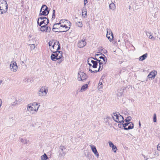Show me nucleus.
<instances>
[{"instance_id":"8","label":"nucleus","mask_w":160,"mask_h":160,"mask_svg":"<svg viewBox=\"0 0 160 160\" xmlns=\"http://www.w3.org/2000/svg\"><path fill=\"white\" fill-rule=\"evenodd\" d=\"M59 156L61 157L64 156L67 152L66 148L63 146H60L59 148Z\"/></svg>"},{"instance_id":"25","label":"nucleus","mask_w":160,"mask_h":160,"mask_svg":"<svg viewBox=\"0 0 160 160\" xmlns=\"http://www.w3.org/2000/svg\"><path fill=\"white\" fill-rule=\"evenodd\" d=\"M60 27H65V29H66V30H64L63 31H60V32H65L67 31H68L70 28V27H69L67 26V25L65 24L64 25H60Z\"/></svg>"},{"instance_id":"49","label":"nucleus","mask_w":160,"mask_h":160,"mask_svg":"<svg viewBox=\"0 0 160 160\" xmlns=\"http://www.w3.org/2000/svg\"><path fill=\"white\" fill-rule=\"evenodd\" d=\"M88 63L90 66H92V65L90 63V62H88Z\"/></svg>"},{"instance_id":"52","label":"nucleus","mask_w":160,"mask_h":160,"mask_svg":"<svg viewBox=\"0 0 160 160\" xmlns=\"http://www.w3.org/2000/svg\"><path fill=\"white\" fill-rule=\"evenodd\" d=\"M139 127L141 126V124L140 121H139Z\"/></svg>"},{"instance_id":"31","label":"nucleus","mask_w":160,"mask_h":160,"mask_svg":"<svg viewBox=\"0 0 160 160\" xmlns=\"http://www.w3.org/2000/svg\"><path fill=\"white\" fill-rule=\"evenodd\" d=\"M110 9L114 10L115 9V5L113 3H111L109 5Z\"/></svg>"},{"instance_id":"18","label":"nucleus","mask_w":160,"mask_h":160,"mask_svg":"<svg viewBox=\"0 0 160 160\" xmlns=\"http://www.w3.org/2000/svg\"><path fill=\"white\" fill-rule=\"evenodd\" d=\"M157 72L156 71H152L151 72L148 76L149 78H154L157 74Z\"/></svg>"},{"instance_id":"58","label":"nucleus","mask_w":160,"mask_h":160,"mask_svg":"<svg viewBox=\"0 0 160 160\" xmlns=\"http://www.w3.org/2000/svg\"><path fill=\"white\" fill-rule=\"evenodd\" d=\"M69 22V23H70V24H71V23H70V22Z\"/></svg>"},{"instance_id":"13","label":"nucleus","mask_w":160,"mask_h":160,"mask_svg":"<svg viewBox=\"0 0 160 160\" xmlns=\"http://www.w3.org/2000/svg\"><path fill=\"white\" fill-rule=\"evenodd\" d=\"M88 62H91L93 64L92 67L94 68H96L98 65V62L97 61H94L92 60V58L90 57L88 58Z\"/></svg>"},{"instance_id":"22","label":"nucleus","mask_w":160,"mask_h":160,"mask_svg":"<svg viewBox=\"0 0 160 160\" xmlns=\"http://www.w3.org/2000/svg\"><path fill=\"white\" fill-rule=\"evenodd\" d=\"M55 53H57V56L58 59H61L62 57V51H56Z\"/></svg>"},{"instance_id":"45","label":"nucleus","mask_w":160,"mask_h":160,"mask_svg":"<svg viewBox=\"0 0 160 160\" xmlns=\"http://www.w3.org/2000/svg\"><path fill=\"white\" fill-rule=\"evenodd\" d=\"M157 149L160 151V144H158L157 147Z\"/></svg>"},{"instance_id":"15","label":"nucleus","mask_w":160,"mask_h":160,"mask_svg":"<svg viewBox=\"0 0 160 160\" xmlns=\"http://www.w3.org/2000/svg\"><path fill=\"white\" fill-rule=\"evenodd\" d=\"M49 12V10H48V9H45L44 10L42 11V12H40L39 15L40 16H42V15L46 16L48 14Z\"/></svg>"},{"instance_id":"10","label":"nucleus","mask_w":160,"mask_h":160,"mask_svg":"<svg viewBox=\"0 0 160 160\" xmlns=\"http://www.w3.org/2000/svg\"><path fill=\"white\" fill-rule=\"evenodd\" d=\"M10 70L13 72H16L18 69V66L15 62L12 61L10 65Z\"/></svg>"},{"instance_id":"46","label":"nucleus","mask_w":160,"mask_h":160,"mask_svg":"<svg viewBox=\"0 0 160 160\" xmlns=\"http://www.w3.org/2000/svg\"><path fill=\"white\" fill-rule=\"evenodd\" d=\"M30 80L28 78H26L25 79V82H26V81H27L28 82H30Z\"/></svg>"},{"instance_id":"40","label":"nucleus","mask_w":160,"mask_h":160,"mask_svg":"<svg viewBox=\"0 0 160 160\" xmlns=\"http://www.w3.org/2000/svg\"><path fill=\"white\" fill-rule=\"evenodd\" d=\"M30 45H31L30 48H31V50H34L35 49V44H31Z\"/></svg>"},{"instance_id":"38","label":"nucleus","mask_w":160,"mask_h":160,"mask_svg":"<svg viewBox=\"0 0 160 160\" xmlns=\"http://www.w3.org/2000/svg\"><path fill=\"white\" fill-rule=\"evenodd\" d=\"M153 122H157V115L156 113H154L153 117Z\"/></svg>"},{"instance_id":"60","label":"nucleus","mask_w":160,"mask_h":160,"mask_svg":"<svg viewBox=\"0 0 160 160\" xmlns=\"http://www.w3.org/2000/svg\"><path fill=\"white\" fill-rule=\"evenodd\" d=\"M107 121V120H105V121Z\"/></svg>"},{"instance_id":"42","label":"nucleus","mask_w":160,"mask_h":160,"mask_svg":"<svg viewBox=\"0 0 160 160\" xmlns=\"http://www.w3.org/2000/svg\"><path fill=\"white\" fill-rule=\"evenodd\" d=\"M55 10H53V13L52 15V19H53L55 18Z\"/></svg>"},{"instance_id":"39","label":"nucleus","mask_w":160,"mask_h":160,"mask_svg":"<svg viewBox=\"0 0 160 160\" xmlns=\"http://www.w3.org/2000/svg\"><path fill=\"white\" fill-rule=\"evenodd\" d=\"M100 55V54H96L95 56V58H92V59H94V60H95L98 61H99V60L98 59V56H99Z\"/></svg>"},{"instance_id":"55","label":"nucleus","mask_w":160,"mask_h":160,"mask_svg":"<svg viewBox=\"0 0 160 160\" xmlns=\"http://www.w3.org/2000/svg\"><path fill=\"white\" fill-rule=\"evenodd\" d=\"M100 55L99 56H98V58H99V57H100Z\"/></svg>"},{"instance_id":"5","label":"nucleus","mask_w":160,"mask_h":160,"mask_svg":"<svg viewBox=\"0 0 160 160\" xmlns=\"http://www.w3.org/2000/svg\"><path fill=\"white\" fill-rule=\"evenodd\" d=\"M88 76L84 73L80 72L78 73V79L79 81H84L88 78Z\"/></svg>"},{"instance_id":"30","label":"nucleus","mask_w":160,"mask_h":160,"mask_svg":"<svg viewBox=\"0 0 160 160\" xmlns=\"http://www.w3.org/2000/svg\"><path fill=\"white\" fill-rule=\"evenodd\" d=\"M41 27L40 28V30L42 32H46V27L47 26V25H42L41 26Z\"/></svg>"},{"instance_id":"34","label":"nucleus","mask_w":160,"mask_h":160,"mask_svg":"<svg viewBox=\"0 0 160 160\" xmlns=\"http://www.w3.org/2000/svg\"><path fill=\"white\" fill-rule=\"evenodd\" d=\"M45 9H48V8L46 5H43L41 7L40 12H42V11L44 10Z\"/></svg>"},{"instance_id":"32","label":"nucleus","mask_w":160,"mask_h":160,"mask_svg":"<svg viewBox=\"0 0 160 160\" xmlns=\"http://www.w3.org/2000/svg\"><path fill=\"white\" fill-rule=\"evenodd\" d=\"M132 119V118L130 116H129L124 121L123 120V121L125 122L126 123L129 122Z\"/></svg>"},{"instance_id":"1","label":"nucleus","mask_w":160,"mask_h":160,"mask_svg":"<svg viewBox=\"0 0 160 160\" xmlns=\"http://www.w3.org/2000/svg\"><path fill=\"white\" fill-rule=\"evenodd\" d=\"M40 105L36 102L28 104L27 106V111L31 114H35L37 112Z\"/></svg>"},{"instance_id":"4","label":"nucleus","mask_w":160,"mask_h":160,"mask_svg":"<svg viewBox=\"0 0 160 160\" xmlns=\"http://www.w3.org/2000/svg\"><path fill=\"white\" fill-rule=\"evenodd\" d=\"M112 117L115 121L116 122H124V121H123L124 120L123 118L120 114H118L117 113H114L113 114Z\"/></svg>"},{"instance_id":"57","label":"nucleus","mask_w":160,"mask_h":160,"mask_svg":"<svg viewBox=\"0 0 160 160\" xmlns=\"http://www.w3.org/2000/svg\"><path fill=\"white\" fill-rule=\"evenodd\" d=\"M58 29H55V30L58 31Z\"/></svg>"},{"instance_id":"56","label":"nucleus","mask_w":160,"mask_h":160,"mask_svg":"<svg viewBox=\"0 0 160 160\" xmlns=\"http://www.w3.org/2000/svg\"><path fill=\"white\" fill-rule=\"evenodd\" d=\"M42 20H40L39 21H42Z\"/></svg>"},{"instance_id":"37","label":"nucleus","mask_w":160,"mask_h":160,"mask_svg":"<svg viewBox=\"0 0 160 160\" xmlns=\"http://www.w3.org/2000/svg\"><path fill=\"white\" fill-rule=\"evenodd\" d=\"M99 63V68H98V71H101L102 70L103 68L102 64H102L101 63Z\"/></svg>"},{"instance_id":"17","label":"nucleus","mask_w":160,"mask_h":160,"mask_svg":"<svg viewBox=\"0 0 160 160\" xmlns=\"http://www.w3.org/2000/svg\"><path fill=\"white\" fill-rule=\"evenodd\" d=\"M108 143L109 145V146L110 147H111L112 149V151L114 152H116V151L117 150V148L116 146H115L113 144L111 141H109L108 142Z\"/></svg>"},{"instance_id":"19","label":"nucleus","mask_w":160,"mask_h":160,"mask_svg":"<svg viewBox=\"0 0 160 160\" xmlns=\"http://www.w3.org/2000/svg\"><path fill=\"white\" fill-rule=\"evenodd\" d=\"M60 24H61L60 22L59 23L54 24L53 26V28L52 29V31L55 32H58V31L55 30V29H58V28H59V26Z\"/></svg>"},{"instance_id":"36","label":"nucleus","mask_w":160,"mask_h":160,"mask_svg":"<svg viewBox=\"0 0 160 160\" xmlns=\"http://www.w3.org/2000/svg\"><path fill=\"white\" fill-rule=\"evenodd\" d=\"M102 82H99L98 84V89H100L102 88Z\"/></svg>"},{"instance_id":"28","label":"nucleus","mask_w":160,"mask_h":160,"mask_svg":"<svg viewBox=\"0 0 160 160\" xmlns=\"http://www.w3.org/2000/svg\"><path fill=\"white\" fill-rule=\"evenodd\" d=\"M87 11L85 8H83L82 10V15L84 17H85L87 15Z\"/></svg>"},{"instance_id":"48","label":"nucleus","mask_w":160,"mask_h":160,"mask_svg":"<svg viewBox=\"0 0 160 160\" xmlns=\"http://www.w3.org/2000/svg\"><path fill=\"white\" fill-rule=\"evenodd\" d=\"M84 5H85L86 3L87 2V0H84Z\"/></svg>"},{"instance_id":"41","label":"nucleus","mask_w":160,"mask_h":160,"mask_svg":"<svg viewBox=\"0 0 160 160\" xmlns=\"http://www.w3.org/2000/svg\"><path fill=\"white\" fill-rule=\"evenodd\" d=\"M46 32H50L51 30V28L50 27H48L47 26L46 27Z\"/></svg>"},{"instance_id":"9","label":"nucleus","mask_w":160,"mask_h":160,"mask_svg":"<svg viewBox=\"0 0 160 160\" xmlns=\"http://www.w3.org/2000/svg\"><path fill=\"white\" fill-rule=\"evenodd\" d=\"M122 124L124 129L125 130H129L133 128V124L131 122L122 123Z\"/></svg>"},{"instance_id":"24","label":"nucleus","mask_w":160,"mask_h":160,"mask_svg":"<svg viewBox=\"0 0 160 160\" xmlns=\"http://www.w3.org/2000/svg\"><path fill=\"white\" fill-rule=\"evenodd\" d=\"M148 56V54L146 53L139 58V60L140 61H142L146 58Z\"/></svg>"},{"instance_id":"14","label":"nucleus","mask_w":160,"mask_h":160,"mask_svg":"<svg viewBox=\"0 0 160 160\" xmlns=\"http://www.w3.org/2000/svg\"><path fill=\"white\" fill-rule=\"evenodd\" d=\"M86 42L85 40H81L78 42V46L80 48H83L86 45Z\"/></svg>"},{"instance_id":"26","label":"nucleus","mask_w":160,"mask_h":160,"mask_svg":"<svg viewBox=\"0 0 160 160\" xmlns=\"http://www.w3.org/2000/svg\"><path fill=\"white\" fill-rule=\"evenodd\" d=\"M88 85L87 84L84 85L81 88L80 91L81 92L85 91L88 88Z\"/></svg>"},{"instance_id":"2","label":"nucleus","mask_w":160,"mask_h":160,"mask_svg":"<svg viewBox=\"0 0 160 160\" xmlns=\"http://www.w3.org/2000/svg\"><path fill=\"white\" fill-rule=\"evenodd\" d=\"M8 9V4L5 0H0V14L6 12Z\"/></svg>"},{"instance_id":"12","label":"nucleus","mask_w":160,"mask_h":160,"mask_svg":"<svg viewBox=\"0 0 160 160\" xmlns=\"http://www.w3.org/2000/svg\"><path fill=\"white\" fill-rule=\"evenodd\" d=\"M100 55L102 56L99 57V58L101 60H99L98 62L99 63L105 64L107 62V58L103 54L101 53Z\"/></svg>"},{"instance_id":"33","label":"nucleus","mask_w":160,"mask_h":160,"mask_svg":"<svg viewBox=\"0 0 160 160\" xmlns=\"http://www.w3.org/2000/svg\"><path fill=\"white\" fill-rule=\"evenodd\" d=\"M118 92L117 93V94L118 96H122L123 93V90L121 89L120 90H119L118 91Z\"/></svg>"},{"instance_id":"3","label":"nucleus","mask_w":160,"mask_h":160,"mask_svg":"<svg viewBox=\"0 0 160 160\" xmlns=\"http://www.w3.org/2000/svg\"><path fill=\"white\" fill-rule=\"evenodd\" d=\"M48 92V88L46 86H43L39 90L38 94L39 96H45L46 95Z\"/></svg>"},{"instance_id":"16","label":"nucleus","mask_w":160,"mask_h":160,"mask_svg":"<svg viewBox=\"0 0 160 160\" xmlns=\"http://www.w3.org/2000/svg\"><path fill=\"white\" fill-rule=\"evenodd\" d=\"M53 53V54H52L51 55V59L54 61H55L57 60L58 59V57L57 56V53L56 52V51H54L52 52Z\"/></svg>"},{"instance_id":"7","label":"nucleus","mask_w":160,"mask_h":160,"mask_svg":"<svg viewBox=\"0 0 160 160\" xmlns=\"http://www.w3.org/2000/svg\"><path fill=\"white\" fill-rule=\"evenodd\" d=\"M60 49V45L59 42L57 40H55V43L53 45V47L51 48V51L52 52L58 51Z\"/></svg>"},{"instance_id":"20","label":"nucleus","mask_w":160,"mask_h":160,"mask_svg":"<svg viewBox=\"0 0 160 160\" xmlns=\"http://www.w3.org/2000/svg\"><path fill=\"white\" fill-rule=\"evenodd\" d=\"M91 147L92 150L93 152L96 156L98 157L99 154L95 146L92 145H91Z\"/></svg>"},{"instance_id":"21","label":"nucleus","mask_w":160,"mask_h":160,"mask_svg":"<svg viewBox=\"0 0 160 160\" xmlns=\"http://www.w3.org/2000/svg\"><path fill=\"white\" fill-rule=\"evenodd\" d=\"M19 140L22 142L24 144H27L29 142V140L26 138L23 139L22 138H19Z\"/></svg>"},{"instance_id":"27","label":"nucleus","mask_w":160,"mask_h":160,"mask_svg":"<svg viewBox=\"0 0 160 160\" xmlns=\"http://www.w3.org/2000/svg\"><path fill=\"white\" fill-rule=\"evenodd\" d=\"M22 101L21 99H18V100L16 99V100L13 102L12 105H16L18 104L20 102Z\"/></svg>"},{"instance_id":"44","label":"nucleus","mask_w":160,"mask_h":160,"mask_svg":"<svg viewBox=\"0 0 160 160\" xmlns=\"http://www.w3.org/2000/svg\"><path fill=\"white\" fill-rule=\"evenodd\" d=\"M89 71H90L92 73H95L98 72V70L92 71L91 69H89Z\"/></svg>"},{"instance_id":"54","label":"nucleus","mask_w":160,"mask_h":160,"mask_svg":"<svg viewBox=\"0 0 160 160\" xmlns=\"http://www.w3.org/2000/svg\"><path fill=\"white\" fill-rule=\"evenodd\" d=\"M120 39H119V40H118V42H120Z\"/></svg>"},{"instance_id":"53","label":"nucleus","mask_w":160,"mask_h":160,"mask_svg":"<svg viewBox=\"0 0 160 160\" xmlns=\"http://www.w3.org/2000/svg\"><path fill=\"white\" fill-rule=\"evenodd\" d=\"M22 63L23 64H25L24 62V61H22Z\"/></svg>"},{"instance_id":"50","label":"nucleus","mask_w":160,"mask_h":160,"mask_svg":"<svg viewBox=\"0 0 160 160\" xmlns=\"http://www.w3.org/2000/svg\"><path fill=\"white\" fill-rule=\"evenodd\" d=\"M2 80L0 79V85L2 84Z\"/></svg>"},{"instance_id":"23","label":"nucleus","mask_w":160,"mask_h":160,"mask_svg":"<svg viewBox=\"0 0 160 160\" xmlns=\"http://www.w3.org/2000/svg\"><path fill=\"white\" fill-rule=\"evenodd\" d=\"M55 41V40H52L48 42V44L49 46V48L50 50L51 48H52H52L53 47V45L54 44Z\"/></svg>"},{"instance_id":"11","label":"nucleus","mask_w":160,"mask_h":160,"mask_svg":"<svg viewBox=\"0 0 160 160\" xmlns=\"http://www.w3.org/2000/svg\"><path fill=\"white\" fill-rule=\"evenodd\" d=\"M107 33L106 37L108 39L110 42H111L113 38V36L112 33L110 29H107Z\"/></svg>"},{"instance_id":"59","label":"nucleus","mask_w":160,"mask_h":160,"mask_svg":"<svg viewBox=\"0 0 160 160\" xmlns=\"http://www.w3.org/2000/svg\"><path fill=\"white\" fill-rule=\"evenodd\" d=\"M107 121V120H105V121Z\"/></svg>"},{"instance_id":"47","label":"nucleus","mask_w":160,"mask_h":160,"mask_svg":"<svg viewBox=\"0 0 160 160\" xmlns=\"http://www.w3.org/2000/svg\"><path fill=\"white\" fill-rule=\"evenodd\" d=\"M146 35L147 36H148L150 35V32H147L146 33Z\"/></svg>"},{"instance_id":"6","label":"nucleus","mask_w":160,"mask_h":160,"mask_svg":"<svg viewBox=\"0 0 160 160\" xmlns=\"http://www.w3.org/2000/svg\"><path fill=\"white\" fill-rule=\"evenodd\" d=\"M40 20H43L40 21L39 24L40 26H41L43 24L44 25H47L49 22V20L46 17H40L38 18L37 21L38 24H39V22Z\"/></svg>"},{"instance_id":"43","label":"nucleus","mask_w":160,"mask_h":160,"mask_svg":"<svg viewBox=\"0 0 160 160\" xmlns=\"http://www.w3.org/2000/svg\"><path fill=\"white\" fill-rule=\"evenodd\" d=\"M148 38L150 39H152L153 40H154L155 39V38L153 37L152 35H150L148 36Z\"/></svg>"},{"instance_id":"29","label":"nucleus","mask_w":160,"mask_h":160,"mask_svg":"<svg viewBox=\"0 0 160 160\" xmlns=\"http://www.w3.org/2000/svg\"><path fill=\"white\" fill-rule=\"evenodd\" d=\"M41 160H46L48 158V157L47 155L44 153L43 155L41 156Z\"/></svg>"},{"instance_id":"51","label":"nucleus","mask_w":160,"mask_h":160,"mask_svg":"<svg viewBox=\"0 0 160 160\" xmlns=\"http://www.w3.org/2000/svg\"><path fill=\"white\" fill-rule=\"evenodd\" d=\"M1 102V100L0 99V107H1V104H2V103H1V102Z\"/></svg>"},{"instance_id":"35","label":"nucleus","mask_w":160,"mask_h":160,"mask_svg":"<svg viewBox=\"0 0 160 160\" xmlns=\"http://www.w3.org/2000/svg\"><path fill=\"white\" fill-rule=\"evenodd\" d=\"M76 25L79 27H82V23L81 22H76Z\"/></svg>"}]
</instances>
